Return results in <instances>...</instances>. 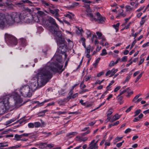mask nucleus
<instances>
[{"mask_svg": "<svg viewBox=\"0 0 149 149\" xmlns=\"http://www.w3.org/2000/svg\"><path fill=\"white\" fill-rule=\"evenodd\" d=\"M63 67V65L58 63H51L39 70L35 77L36 79L37 85H36V81L31 83L32 92H33L38 87L44 86L52 78V74L50 72L51 70L53 72L60 73L64 70V69L61 70Z\"/></svg>", "mask_w": 149, "mask_h": 149, "instance_id": "obj_1", "label": "nucleus"}, {"mask_svg": "<svg viewBox=\"0 0 149 149\" xmlns=\"http://www.w3.org/2000/svg\"><path fill=\"white\" fill-rule=\"evenodd\" d=\"M5 15L2 13H0V26H3L6 21L9 23L14 22H18L21 20L20 15L16 12H13L10 15L8 16L6 18Z\"/></svg>", "mask_w": 149, "mask_h": 149, "instance_id": "obj_2", "label": "nucleus"}, {"mask_svg": "<svg viewBox=\"0 0 149 149\" xmlns=\"http://www.w3.org/2000/svg\"><path fill=\"white\" fill-rule=\"evenodd\" d=\"M57 42L59 47L58 50V53L63 54L67 51L68 49L67 43L63 37L57 38Z\"/></svg>", "mask_w": 149, "mask_h": 149, "instance_id": "obj_3", "label": "nucleus"}, {"mask_svg": "<svg viewBox=\"0 0 149 149\" xmlns=\"http://www.w3.org/2000/svg\"><path fill=\"white\" fill-rule=\"evenodd\" d=\"M10 107L8 98H6L0 101V113H4L6 110L8 109Z\"/></svg>", "mask_w": 149, "mask_h": 149, "instance_id": "obj_4", "label": "nucleus"}, {"mask_svg": "<svg viewBox=\"0 0 149 149\" xmlns=\"http://www.w3.org/2000/svg\"><path fill=\"white\" fill-rule=\"evenodd\" d=\"M45 26L46 28L49 31V29H56L58 28V25L55 22V20L52 17H49L46 22Z\"/></svg>", "mask_w": 149, "mask_h": 149, "instance_id": "obj_5", "label": "nucleus"}, {"mask_svg": "<svg viewBox=\"0 0 149 149\" xmlns=\"http://www.w3.org/2000/svg\"><path fill=\"white\" fill-rule=\"evenodd\" d=\"M5 38L6 42L8 45H15L17 44L16 38L10 35L6 34Z\"/></svg>", "mask_w": 149, "mask_h": 149, "instance_id": "obj_6", "label": "nucleus"}, {"mask_svg": "<svg viewBox=\"0 0 149 149\" xmlns=\"http://www.w3.org/2000/svg\"><path fill=\"white\" fill-rule=\"evenodd\" d=\"M11 97L13 98L14 100L15 101V107L18 108L22 106L24 103L20 104L23 102V100L21 97V96L18 94H13L11 95Z\"/></svg>", "mask_w": 149, "mask_h": 149, "instance_id": "obj_7", "label": "nucleus"}, {"mask_svg": "<svg viewBox=\"0 0 149 149\" xmlns=\"http://www.w3.org/2000/svg\"><path fill=\"white\" fill-rule=\"evenodd\" d=\"M58 28L57 29H56V28L54 29H49V31L57 39L62 37L61 31H58Z\"/></svg>", "mask_w": 149, "mask_h": 149, "instance_id": "obj_8", "label": "nucleus"}, {"mask_svg": "<svg viewBox=\"0 0 149 149\" xmlns=\"http://www.w3.org/2000/svg\"><path fill=\"white\" fill-rule=\"evenodd\" d=\"M95 15L96 17L95 22L97 21L99 23H103L104 22L105 17L102 16L98 12L95 13Z\"/></svg>", "mask_w": 149, "mask_h": 149, "instance_id": "obj_9", "label": "nucleus"}, {"mask_svg": "<svg viewBox=\"0 0 149 149\" xmlns=\"http://www.w3.org/2000/svg\"><path fill=\"white\" fill-rule=\"evenodd\" d=\"M20 93H30L31 92L30 90V87L28 85H24L22 86L20 89Z\"/></svg>", "mask_w": 149, "mask_h": 149, "instance_id": "obj_10", "label": "nucleus"}, {"mask_svg": "<svg viewBox=\"0 0 149 149\" xmlns=\"http://www.w3.org/2000/svg\"><path fill=\"white\" fill-rule=\"evenodd\" d=\"M77 94H70V95H68L66 97L64 98L63 100V102H67L69 101L70 99H74L76 97L78 96L77 95Z\"/></svg>", "mask_w": 149, "mask_h": 149, "instance_id": "obj_11", "label": "nucleus"}, {"mask_svg": "<svg viewBox=\"0 0 149 149\" xmlns=\"http://www.w3.org/2000/svg\"><path fill=\"white\" fill-rule=\"evenodd\" d=\"M53 58L56 60L57 62L59 63H62V61L61 60L62 59L61 55L60 54H58V53L56 52Z\"/></svg>", "mask_w": 149, "mask_h": 149, "instance_id": "obj_12", "label": "nucleus"}, {"mask_svg": "<svg viewBox=\"0 0 149 149\" xmlns=\"http://www.w3.org/2000/svg\"><path fill=\"white\" fill-rule=\"evenodd\" d=\"M59 11V10L57 9H55L54 10L49 9V12L51 14L54 15V17L55 18H57L59 16V15L58 13Z\"/></svg>", "mask_w": 149, "mask_h": 149, "instance_id": "obj_13", "label": "nucleus"}, {"mask_svg": "<svg viewBox=\"0 0 149 149\" xmlns=\"http://www.w3.org/2000/svg\"><path fill=\"white\" fill-rule=\"evenodd\" d=\"M86 15L91 21H96V18L91 12L88 13H87Z\"/></svg>", "mask_w": 149, "mask_h": 149, "instance_id": "obj_14", "label": "nucleus"}, {"mask_svg": "<svg viewBox=\"0 0 149 149\" xmlns=\"http://www.w3.org/2000/svg\"><path fill=\"white\" fill-rule=\"evenodd\" d=\"M20 45L22 47H24L26 45V40L24 39H21L19 41Z\"/></svg>", "mask_w": 149, "mask_h": 149, "instance_id": "obj_15", "label": "nucleus"}, {"mask_svg": "<svg viewBox=\"0 0 149 149\" xmlns=\"http://www.w3.org/2000/svg\"><path fill=\"white\" fill-rule=\"evenodd\" d=\"M120 93H133V92L132 90H131L129 88H127L125 90H124L122 91H120Z\"/></svg>", "mask_w": 149, "mask_h": 149, "instance_id": "obj_16", "label": "nucleus"}, {"mask_svg": "<svg viewBox=\"0 0 149 149\" xmlns=\"http://www.w3.org/2000/svg\"><path fill=\"white\" fill-rule=\"evenodd\" d=\"M32 19L35 22H38L40 21V19L39 16L37 15H34L32 16Z\"/></svg>", "mask_w": 149, "mask_h": 149, "instance_id": "obj_17", "label": "nucleus"}, {"mask_svg": "<svg viewBox=\"0 0 149 149\" xmlns=\"http://www.w3.org/2000/svg\"><path fill=\"white\" fill-rule=\"evenodd\" d=\"M88 148V149H97L98 148L97 145L96 144V143L92 144Z\"/></svg>", "mask_w": 149, "mask_h": 149, "instance_id": "obj_18", "label": "nucleus"}, {"mask_svg": "<svg viewBox=\"0 0 149 149\" xmlns=\"http://www.w3.org/2000/svg\"><path fill=\"white\" fill-rule=\"evenodd\" d=\"M47 143L46 142L40 143L37 145L39 146V148H43L45 147L46 146Z\"/></svg>", "mask_w": 149, "mask_h": 149, "instance_id": "obj_19", "label": "nucleus"}, {"mask_svg": "<svg viewBox=\"0 0 149 149\" xmlns=\"http://www.w3.org/2000/svg\"><path fill=\"white\" fill-rule=\"evenodd\" d=\"M79 3L78 2H73L72 4V5L69 6H68L67 8L69 9H71L73 8L74 7L77 6L79 5Z\"/></svg>", "mask_w": 149, "mask_h": 149, "instance_id": "obj_20", "label": "nucleus"}, {"mask_svg": "<svg viewBox=\"0 0 149 149\" xmlns=\"http://www.w3.org/2000/svg\"><path fill=\"white\" fill-rule=\"evenodd\" d=\"M48 110H45L39 112L38 113V116L41 117L45 116V113Z\"/></svg>", "mask_w": 149, "mask_h": 149, "instance_id": "obj_21", "label": "nucleus"}, {"mask_svg": "<svg viewBox=\"0 0 149 149\" xmlns=\"http://www.w3.org/2000/svg\"><path fill=\"white\" fill-rule=\"evenodd\" d=\"M126 11H129L131 12L133 9V8L131 7L130 6L127 5L125 6Z\"/></svg>", "mask_w": 149, "mask_h": 149, "instance_id": "obj_22", "label": "nucleus"}, {"mask_svg": "<svg viewBox=\"0 0 149 149\" xmlns=\"http://www.w3.org/2000/svg\"><path fill=\"white\" fill-rule=\"evenodd\" d=\"M120 24L119 23H118L116 24H114L113 26L116 29V32H117L118 31V27L119 25Z\"/></svg>", "mask_w": 149, "mask_h": 149, "instance_id": "obj_23", "label": "nucleus"}, {"mask_svg": "<svg viewBox=\"0 0 149 149\" xmlns=\"http://www.w3.org/2000/svg\"><path fill=\"white\" fill-rule=\"evenodd\" d=\"M84 7H85L86 8V11L87 12V13H91V10L88 5H85Z\"/></svg>", "mask_w": 149, "mask_h": 149, "instance_id": "obj_24", "label": "nucleus"}, {"mask_svg": "<svg viewBox=\"0 0 149 149\" xmlns=\"http://www.w3.org/2000/svg\"><path fill=\"white\" fill-rule=\"evenodd\" d=\"M146 17V16L145 15L141 18V20L140 22V24L141 25H143L145 23V20L144 19Z\"/></svg>", "mask_w": 149, "mask_h": 149, "instance_id": "obj_25", "label": "nucleus"}, {"mask_svg": "<svg viewBox=\"0 0 149 149\" xmlns=\"http://www.w3.org/2000/svg\"><path fill=\"white\" fill-rule=\"evenodd\" d=\"M114 81H113V80L112 81H111V83L109 84V85L107 86V90L106 91V92H107V91L109 90V89L110 88V86L114 83Z\"/></svg>", "mask_w": 149, "mask_h": 149, "instance_id": "obj_26", "label": "nucleus"}, {"mask_svg": "<svg viewBox=\"0 0 149 149\" xmlns=\"http://www.w3.org/2000/svg\"><path fill=\"white\" fill-rule=\"evenodd\" d=\"M25 12L29 13L30 14H31L33 10L28 8H25Z\"/></svg>", "mask_w": 149, "mask_h": 149, "instance_id": "obj_27", "label": "nucleus"}, {"mask_svg": "<svg viewBox=\"0 0 149 149\" xmlns=\"http://www.w3.org/2000/svg\"><path fill=\"white\" fill-rule=\"evenodd\" d=\"M107 53L106 52V50L105 49H103L101 53L100 54L101 56H104L107 54Z\"/></svg>", "mask_w": 149, "mask_h": 149, "instance_id": "obj_28", "label": "nucleus"}, {"mask_svg": "<svg viewBox=\"0 0 149 149\" xmlns=\"http://www.w3.org/2000/svg\"><path fill=\"white\" fill-rule=\"evenodd\" d=\"M38 16H43L45 14V13L43 11H38L37 12Z\"/></svg>", "mask_w": 149, "mask_h": 149, "instance_id": "obj_29", "label": "nucleus"}, {"mask_svg": "<svg viewBox=\"0 0 149 149\" xmlns=\"http://www.w3.org/2000/svg\"><path fill=\"white\" fill-rule=\"evenodd\" d=\"M78 30L79 31V32L78 31H77L76 33L78 35L80 34V33L83 32V31L81 27H79L78 28Z\"/></svg>", "mask_w": 149, "mask_h": 149, "instance_id": "obj_30", "label": "nucleus"}, {"mask_svg": "<svg viewBox=\"0 0 149 149\" xmlns=\"http://www.w3.org/2000/svg\"><path fill=\"white\" fill-rule=\"evenodd\" d=\"M34 123V126H35V127H38L41 126L40 123L39 122H36Z\"/></svg>", "mask_w": 149, "mask_h": 149, "instance_id": "obj_31", "label": "nucleus"}, {"mask_svg": "<svg viewBox=\"0 0 149 149\" xmlns=\"http://www.w3.org/2000/svg\"><path fill=\"white\" fill-rule=\"evenodd\" d=\"M122 94H120L117 97V99L119 101H121L123 99V96L121 95Z\"/></svg>", "mask_w": 149, "mask_h": 149, "instance_id": "obj_32", "label": "nucleus"}, {"mask_svg": "<svg viewBox=\"0 0 149 149\" xmlns=\"http://www.w3.org/2000/svg\"><path fill=\"white\" fill-rule=\"evenodd\" d=\"M141 111L140 109L137 110L134 112L135 115L134 117H136L141 112Z\"/></svg>", "mask_w": 149, "mask_h": 149, "instance_id": "obj_33", "label": "nucleus"}, {"mask_svg": "<svg viewBox=\"0 0 149 149\" xmlns=\"http://www.w3.org/2000/svg\"><path fill=\"white\" fill-rule=\"evenodd\" d=\"M112 109H110L107 112V117L109 116L111 114L113 113L112 111Z\"/></svg>", "mask_w": 149, "mask_h": 149, "instance_id": "obj_34", "label": "nucleus"}, {"mask_svg": "<svg viewBox=\"0 0 149 149\" xmlns=\"http://www.w3.org/2000/svg\"><path fill=\"white\" fill-rule=\"evenodd\" d=\"M118 71L117 69L113 68L112 70H111V74H112V75H113L114 74Z\"/></svg>", "mask_w": 149, "mask_h": 149, "instance_id": "obj_35", "label": "nucleus"}, {"mask_svg": "<svg viewBox=\"0 0 149 149\" xmlns=\"http://www.w3.org/2000/svg\"><path fill=\"white\" fill-rule=\"evenodd\" d=\"M32 94H23L22 96L24 97H30L32 96Z\"/></svg>", "mask_w": 149, "mask_h": 149, "instance_id": "obj_36", "label": "nucleus"}, {"mask_svg": "<svg viewBox=\"0 0 149 149\" xmlns=\"http://www.w3.org/2000/svg\"><path fill=\"white\" fill-rule=\"evenodd\" d=\"M100 60V58H98L96 60L95 63L93 64V65L95 67L97 65V64Z\"/></svg>", "mask_w": 149, "mask_h": 149, "instance_id": "obj_37", "label": "nucleus"}, {"mask_svg": "<svg viewBox=\"0 0 149 149\" xmlns=\"http://www.w3.org/2000/svg\"><path fill=\"white\" fill-rule=\"evenodd\" d=\"M6 143H0V144L1 146H0V148H2L4 147L8 146V145L7 144H6Z\"/></svg>", "mask_w": 149, "mask_h": 149, "instance_id": "obj_38", "label": "nucleus"}, {"mask_svg": "<svg viewBox=\"0 0 149 149\" xmlns=\"http://www.w3.org/2000/svg\"><path fill=\"white\" fill-rule=\"evenodd\" d=\"M24 3L22 1H21L20 2L17 3L16 4V5H18L19 7H21L24 6Z\"/></svg>", "mask_w": 149, "mask_h": 149, "instance_id": "obj_39", "label": "nucleus"}, {"mask_svg": "<svg viewBox=\"0 0 149 149\" xmlns=\"http://www.w3.org/2000/svg\"><path fill=\"white\" fill-rule=\"evenodd\" d=\"M96 33L97 35L98 36V39H100L101 38L102 36V34L101 33L99 32H97Z\"/></svg>", "mask_w": 149, "mask_h": 149, "instance_id": "obj_40", "label": "nucleus"}, {"mask_svg": "<svg viewBox=\"0 0 149 149\" xmlns=\"http://www.w3.org/2000/svg\"><path fill=\"white\" fill-rule=\"evenodd\" d=\"M127 56H124L121 58L120 62H125L127 61Z\"/></svg>", "mask_w": 149, "mask_h": 149, "instance_id": "obj_41", "label": "nucleus"}, {"mask_svg": "<svg viewBox=\"0 0 149 149\" xmlns=\"http://www.w3.org/2000/svg\"><path fill=\"white\" fill-rule=\"evenodd\" d=\"M130 75L129 74L128 75L127 77H126V79H125L124 81V83H125L126 82H128L130 79Z\"/></svg>", "mask_w": 149, "mask_h": 149, "instance_id": "obj_42", "label": "nucleus"}, {"mask_svg": "<svg viewBox=\"0 0 149 149\" xmlns=\"http://www.w3.org/2000/svg\"><path fill=\"white\" fill-rule=\"evenodd\" d=\"M75 134H77L76 132H72L69 133L67 134V136L68 137L71 135L74 136L75 135Z\"/></svg>", "mask_w": 149, "mask_h": 149, "instance_id": "obj_43", "label": "nucleus"}, {"mask_svg": "<svg viewBox=\"0 0 149 149\" xmlns=\"http://www.w3.org/2000/svg\"><path fill=\"white\" fill-rule=\"evenodd\" d=\"M143 72H142L137 77V78L135 81V82H136L138 81L139 80L143 74Z\"/></svg>", "mask_w": 149, "mask_h": 149, "instance_id": "obj_44", "label": "nucleus"}, {"mask_svg": "<svg viewBox=\"0 0 149 149\" xmlns=\"http://www.w3.org/2000/svg\"><path fill=\"white\" fill-rule=\"evenodd\" d=\"M140 95L139 94L137 95L133 99V100H132V101L134 102H135V101H136V100H137L139 97Z\"/></svg>", "mask_w": 149, "mask_h": 149, "instance_id": "obj_45", "label": "nucleus"}, {"mask_svg": "<svg viewBox=\"0 0 149 149\" xmlns=\"http://www.w3.org/2000/svg\"><path fill=\"white\" fill-rule=\"evenodd\" d=\"M81 42L82 43L84 47H85V39L84 38H81Z\"/></svg>", "mask_w": 149, "mask_h": 149, "instance_id": "obj_46", "label": "nucleus"}, {"mask_svg": "<svg viewBox=\"0 0 149 149\" xmlns=\"http://www.w3.org/2000/svg\"><path fill=\"white\" fill-rule=\"evenodd\" d=\"M86 34L88 37H90L91 36V33L90 30H88L87 31Z\"/></svg>", "mask_w": 149, "mask_h": 149, "instance_id": "obj_47", "label": "nucleus"}, {"mask_svg": "<svg viewBox=\"0 0 149 149\" xmlns=\"http://www.w3.org/2000/svg\"><path fill=\"white\" fill-rule=\"evenodd\" d=\"M28 126L29 128H33L34 127V123H29L28 124Z\"/></svg>", "mask_w": 149, "mask_h": 149, "instance_id": "obj_48", "label": "nucleus"}, {"mask_svg": "<svg viewBox=\"0 0 149 149\" xmlns=\"http://www.w3.org/2000/svg\"><path fill=\"white\" fill-rule=\"evenodd\" d=\"M66 112L65 111H63L61 112V111H59L58 112H55V113H57V114L58 115H60L61 114H64L66 113Z\"/></svg>", "mask_w": 149, "mask_h": 149, "instance_id": "obj_49", "label": "nucleus"}, {"mask_svg": "<svg viewBox=\"0 0 149 149\" xmlns=\"http://www.w3.org/2000/svg\"><path fill=\"white\" fill-rule=\"evenodd\" d=\"M133 107V106H130L125 111V112L126 113H128V112H129L130 111H131Z\"/></svg>", "mask_w": 149, "mask_h": 149, "instance_id": "obj_50", "label": "nucleus"}, {"mask_svg": "<svg viewBox=\"0 0 149 149\" xmlns=\"http://www.w3.org/2000/svg\"><path fill=\"white\" fill-rule=\"evenodd\" d=\"M15 137L16 138V139H15L17 141H19L20 140L19 136V135H18L17 134H16L15 135Z\"/></svg>", "mask_w": 149, "mask_h": 149, "instance_id": "obj_51", "label": "nucleus"}, {"mask_svg": "<svg viewBox=\"0 0 149 149\" xmlns=\"http://www.w3.org/2000/svg\"><path fill=\"white\" fill-rule=\"evenodd\" d=\"M90 130H88L86 132L82 133L81 134V135L82 136H85L90 133Z\"/></svg>", "mask_w": 149, "mask_h": 149, "instance_id": "obj_52", "label": "nucleus"}, {"mask_svg": "<svg viewBox=\"0 0 149 149\" xmlns=\"http://www.w3.org/2000/svg\"><path fill=\"white\" fill-rule=\"evenodd\" d=\"M65 17H67L68 18H69L70 19H72V17L69 14H65L64 15Z\"/></svg>", "mask_w": 149, "mask_h": 149, "instance_id": "obj_53", "label": "nucleus"}, {"mask_svg": "<svg viewBox=\"0 0 149 149\" xmlns=\"http://www.w3.org/2000/svg\"><path fill=\"white\" fill-rule=\"evenodd\" d=\"M90 45H89L86 48L87 54H90Z\"/></svg>", "mask_w": 149, "mask_h": 149, "instance_id": "obj_54", "label": "nucleus"}, {"mask_svg": "<svg viewBox=\"0 0 149 149\" xmlns=\"http://www.w3.org/2000/svg\"><path fill=\"white\" fill-rule=\"evenodd\" d=\"M69 114H75L76 115L79 114V112L78 111H75L73 112H69L68 113Z\"/></svg>", "mask_w": 149, "mask_h": 149, "instance_id": "obj_55", "label": "nucleus"}, {"mask_svg": "<svg viewBox=\"0 0 149 149\" xmlns=\"http://www.w3.org/2000/svg\"><path fill=\"white\" fill-rule=\"evenodd\" d=\"M139 33L136 32L134 34V33H132V36L134 37V38H135L137 36L138 34Z\"/></svg>", "mask_w": 149, "mask_h": 149, "instance_id": "obj_56", "label": "nucleus"}, {"mask_svg": "<svg viewBox=\"0 0 149 149\" xmlns=\"http://www.w3.org/2000/svg\"><path fill=\"white\" fill-rule=\"evenodd\" d=\"M120 86H118L114 90V92H116L120 88Z\"/></svg>", "mask_w": 149, "mask_h": 149, "instance_id": "obj_57", "label": "nucleus"}, {"mask_svg": "<svg viewBox=\"0 0 149 149\" xmlns=\"http://www.w3.org/2000/svg\"><path fill=\"white\" fill-rule=\"evenodd\" d=\"M132 130L130 128H128L127 129H126L125 131V134H127L128 133V132H130Z\"/></svg>", "mask_w": 149, "mask_h": 149, "instance_id": "obj_58", "label": "nucleus"}, {"mask_svg": "<svg viewBox=\"0 0 149 149\" xmlns=\"http://www.w3.org/2000/svg\"><path fill=\"white\" fill-rule=\"evenodd\" d=\"M144 7H145L144 6H143L142 7H140V8H139L137 10V11L138 12H140V11H141V10H142L144 9Z\"/></svg>", "mask_w": 149, "mask_h": 149, "instance_id": "obj_59", "label": "nucleus"}, {"mask_svg": "<svg viewBox=\"0 0 149 149\" xmlns=\"http://www.w3.org/2000/svg\"><path fill=\"white\" fill-rule=\"evenodd\" d=\"M149 45V42H147L146 43L144 44L143 45V47H146L147 46H148Z\"/></svg>", "mask_w": 149, "mask_h": 149, "instance_id": "obj_60", "label": "nucleus"}, {"mask_svg": "<svg viewBox=\"0 0 149 149\" xmlns=\"http://www.w3.org/2000/svg\"><path fill=\"white\" fill-rule=\"evenodd\" d=\"M104 73V72H100L98 73L97 75V77H99L101 75L103 74Z\"/></svg>", "mask_w": 149, "mask_h": 149, "instance_id": "obj_61", "label": "nucleus"}, {"mask_svg": "<svg viewBox=\"0 0 149 149\" xmlns=\"http://www.w3.org/2000/svg\"><path fill=\"white\" fill-rule=\"evenodd\" d=\"M119 121H116V122H115V123H112V126H115V125H118V124H119Z\"/></svg>", "mask_w": 149, "mask_h": 149, "instance_id": "obj_62", "label": "nucleus"}, {"mask_svg": "<svg viewBox=\"0 0 149 149\" xmlns=\"http://www.w3.org/2000/svg\"><path fill=\"white\" fill-rule=\"evenodd\" d=\"M88 139V138L87 137H85L84 138H83L82 139H81L80 140V141H85L86 140H87Z\"/></svg>", "mask_w": 149, "mask_h": 149, "instance_id": "obj_63", "label": "nucleus"}, {"mask_svg": "<svg viewBox=\"0 0 149 149\" xmlns=\"http://www.w3.org/2000/svg\"><path fill=\"white\" fill-rule=\"evenodd\" d=\"M144 58H142L140 60L139 63L138 64L139 65L141 64L144 61Z\"/></svg>", "mask_w": 149, "mask_h": 149, "instance_id": "obj_64", "label": "nucleus"}]
</instances>
